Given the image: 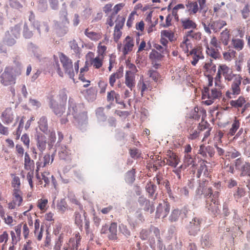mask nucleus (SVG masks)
<instances>
[{"instance_id": "obj_1", "label": "nucleus", "mask_w": 250, "mask_h": 250, "mask_svg": "<svg viewBox=\"0 0 250 250\" xmlns=\"http://www.w3.org/2000/svg\"><path fill=\"white\" fill-rule=\"evenodd\" d=\"M21 74L20 64L6 66L0 76V82L3 86H11L16 83V77Z\"/></svg>"}, {"instance_id": "obj_2", "label": "nucleus", "mask_w": 250, "mask_h": 250, "mask_svg": "<svg viewBox=\"0 0 250 250\" xmlns=\"http://www.w3.org/2000/svg\"><path fill=\"white\" fill-rule=\"evenodd\" d=\"M140 238L143 240H148L149 245L152 249L161 248L162 242L159 229L151 226L148 229H142L140 234Z\"/></svg>"}, {"instance_id": "obj_3", "label": "nucleus", "mask_w": 250, "mask_h": 250, "mask_svg": "<svg viewBox=\"0 0 250 250\" xmlns=\"http://www.w3.org/2000/svg\"><path fill=\"white\" fill-rule=\"evenodd\" d=\"M221 75H223L226 81L230 82L240 78L239 74L233 73L232 70L225 64H220L218 68L217 75L215 78V86L218 88L223 87L222 83Z\"/></svg>"}, {"instance_id": "obj_4", "label": "nucleus", "mask_w": 250, "mask_h": 250, "mask_svg": "<svg viewBox=\"0 0 250 250\" xmlns=\"http://www.w3.org/2000/svg\"><path fill=\"white\" fill-rule=\"evenodd\" d=\"M221 75H223L226 81L230 82L240 78L239 74L233 73L232 70L225 64H220L218 68L217 75L215 78V86L218 88L223 87L222 83Z\"/></svg>"}, {"instance_id": "obj_5", "label": "nucleus", "mask_w": 250, "mask_h": 250, "mask_svg": "<svg viewBox=\"0 0 250 250\" xmlns=\"http://www.w3.org/2000/svg\"><path fill=\"white\" fill-rule=\"evenodd\" d=\"M221 75H223L226 81L230 82L240 78L239 74L233 73L232 70L225 64H220L218 68L217 75L215 78V86L218 88L223 87L222 83Z\"/></svg>"}, {"instance_id": "obj_6", "label": "nucleus", "mask_w": 250, "mask_h": 250, "mask_svg": "<svg viewBox=\"0 0 250 250\" xmlns=\"http://www.w3.org/2000/svg\"><path fill=\"white\" fill-rule=\"evenodd\" d=\"M221 75H223L226 81L230 82L240 78L239 74L233 73L232 70L225 64H220L218 68L217 75L215 78V86L218 88L223 87L222 83Z\"/></svg>"}, {"instance_id": "obj_7", "label": "nucleus", "mask_w": 250, "mask_h": 250, "mask_svg": "<svg viewBox=\"0 0 250 250\" xmlns=\"http://www.w3.org/2000/svg\"><path fill=\"white\" fill-rule=\"evenodd\" d=\"M59 58L65 73L67 74L70 79L74 80L75 73L77 74L79 71L80 61H77L74 63V69L72 60L65 54L61 53L59 55Z\"/></svg>"}, {"instance_id": "obj_8", "label": "nucleus", "mask_w": 250, "mask_h": 250, "mask_svg": "<svg viewBox=\"0 0 250 250\" xmlns=\"http://www.w3.org/2000/svg\"><path fill=\"white\" fill-rule=\"evenodd\" d=\"M201 23L204 27L205 31L208 34L211 33V29L215 33L218 32L224 26L227 25L226 21L221 20L211 22V19L207 16L203 17L201 20Z\"/></svg>"}, {"instance_id": "obj_9", "label": "nucleus", "mask_w": 250, "mask_h": 250, "mask_svg": "<svg viewBox=\"0 0 250 250\" xmlns=\"http://www.w3.org/2000/svg\"><path fill=\"white\" fill-rule=\"evenodd\" d=\"M82 106L72 103H69L68 114L73 115L76 121L79 124H83L87 121L88 117L86 112L82 111Z\"/></svg>"}, {"instance_id": "obj_10", "label": "nucleus", "mask_w": 250, "mask_h": 250, "mask_svg": "<svg viewBox=\"0 0 250 250\" xmlns=\"http://www.w3.org/2000/svg\"><path fill=\"white\" fill-rule=\"evenodd\" d=\"M215 87V88L211 89L206 87L204 88L202 91V99L206 100L205 103L207 105L211 104L214 100L219 99L222 95V92L220 90L221 88Z\"/></svg>"}, {"instance_id": "obj_11", "label": "nucleus", "mask_w": 250, "mask_h": 250, "mask_svg": "<svg viewBox=\"0 0 250 250\" xmlns=\"http://www.w3.org/2000/svg\"><path fill=\"white\" fill-rule=\"evenodd\" d=\"M206 0H197L196 1H188L186 4L188 12L190 15L196 14L198 11H202L203 17H205L208 7Z\"/></svg>"}, {"instance_id": "obj_12", "label": "nucleus", "mask_w": 250, "mask_h": 250, "mask_svg": "<svg viewBox=\"0 0 250 250\" xmlns=\"http://www.w3.org/2000/svg\"><path fill=\"white\" fill-rule=\"evenodd\" d=\"M47 99L49 101V105L54 113L58 117H61L65 111V104L59 103L57 101L55 95L50 94Z\"/></svg>"}, {"instance_id": "obj_13", "label": "nucleus", "mask_w": 250, "mask_h": 250, "mask_svg": "<svg viewBox=\"0 0 250 250\" xmlns=\"http://www.w3.org/2000/svg\"><path fill=\"white\" fill-rule=\"evenodd\" d=\"M82 237L79 232H75L63 246L62 250H79Z\"/></svg>"}, {"instance_id": "obj_14", "label": "nucleus", "mask_w": 250, "mask_h": 250, "mask_svg": "<svg viewBox=\"0 0 250 250\" xmlns=\"http://www.w3.org/2000/svg\"><path fill=\"white\" fill-rule=\"evenodd\" d=\"M100 232L102 234H105L110 240H117V224L112 222L108 226L106 224L103 225L101 229Z\"/></svg>"}, {"instance_id": "obj_15", "label": "nucleus", "mask_w": 250, "mask_h": 250, "mask_svg": "<svg viewBox=\"0 0 250 250\" xmlns=\"http://www.w3.org/2000/svg\"><path fill=\"white\" fill-rule=\"evenodd\" d=\"M23 202V193L20 189H13L12 191V201L8 204L9 209L15 208L21 206Z\"/></svg>"}, {"instance_id": "obj_16", "label": "nucleus", "mask_w": 250, "mask_h": 250, "mask_svg": "<svg viewBox=\"0 0 250 250\" xmlns=\"http://www.w3.org/2000/svg\"><path fill=\"white\" fill-rule=\"evenodd\" d=\"M229 104L234 108L238 109L242 108L241 112L242 114L250 106V104L247 102L246 98L243 96H239L237 99L231 100L229 102Z\"/></svg>"}, {"instance_id": "obj_17", "label": "nucleus", "mask_w": 250, "mask_h": 250, "mask_svg": "<svg viewBox=\"0 0 250 250\" xmlns=\"http://www.w3.org/2000/svg\"><path fill=\"white\" fill-rule=\"evenodd\" d=\"M242 78H240L234 80L231 84L230 91L226 93V96L229 98H232V96L238 95L241 93L240 85L241 84Z\"/></svg>"}, {"instance_id": "obj_18", "label": "nucleus", "mask_w": 250, "mask_h": 250, "mask_svg": "<svg viewBox=\"0 0 250 250\" xmlns=\"http://www.w3.org/2000/svg\"><path fill=\"white\" fill-rule=\"evenodd\" d=\"M187 56H189L190 62L193 66H195L200 60H202L204 58L200 47L193 48Z\"/></svg>"}, {"instance_id": "obj_19", "label": "nucleus", "mask_w": 250, "mask_h": 250, "mask_svg": "<svg viewBox=\"0 0 250 250\" xmlns=\"http://www.w3.org/2000/svg\"><path fill=\"white\" fill-rule=\"evenodd\" d=\"M164 56L155 49H152L149 55V58L153 66L158 69L161 66V62L162 61Z\"/></svg>"}, {"instance_id": "obj_20", "label": "nucleus", "mask_w": 250, "mask_h": 250, "mask_svg": "<svg viewBox=\"0 0 250 250\" xmlns=\"http://www.w3.org/2000/svg\"><path fill=\"white\" fill-rule=\"evenodd\" d=\"M219 206L220 204L218 200L212 198L207 201L206 208L210 213L214 216H216L220 213Z\"/></svg>"}, {"instance_id": "obj_21", "label": "nucleus", "mask_w": 250, "mask_h": 250, "mask_svg": "<svg viewBox=\"0 0 250 250\" xmlns=\"http://www.w3.org/2000/svg\"><path fill=\"white\" fill-rule=\"evenodd\" d=\"M202 219L194 217L187 226L188 233L190 235H195L197 234L198 232L200 229V225L201 224Z\"/></svg>"}, {"instance_id": "obj_22", "label": "nucleus", "mask_w": 250, "mask_h": 250, "mask_svg": "<svg viewBox=\"0 0 250 250\" xmlns=\"http://www.w3.org/2000/svg\"><path fill=\"white\" fill-rule=\"evenodd\" d=\"M198 154L201 156L205 158H210L214 156L215 150L214 147L210 146H205L204 144L201 145L198 151Z\"/></svg>"}, {"instance_id": "obj_23", "label": "nucleus", "mask_w": 250, "mask_h": 250, "mask_svg": "<svg viewBox=\"0 0 250 250\" xmlns=\"http://www.w3.org/2000/svg\"><path fill=\"white\" fill-rule=\"evenodd\" d=\"M94 53L92 52H89L86 57L89 58V63L95 69H100L103 65L104 58L97 56L94 58Z\"/></svg>"}, {"instance_id": "obj_24", "label": "nucleus", "mask_w": 250, "mask_h": 250, "mask_svg": "<svg viewBox=\"0 0 250 250\" xmlns=\"http://www.w3.org/2000/svg\"><path fill=\"white\" fill-rule=\"evenodd\" d=\"M164 162L172 167H176L180 162L178 156L171 151L167 152V157L164 160Z\"/></svg>"}, {"instance_id": "obj_25", "label": "nucleus", "mask_w": 250, "mask_h": 250, "mask_svg": "<svg viewBox=\"0 0 250 250\" xmlns=\"http://www.w3.org/2000/svg\"><path fill=\"white\" fill-rule=\"evenodd\" d=\"M170 210V205L167 202L160 203L157 208L156 217L159 218L166 217L168 214Z\"/></svg>"}, {"instance_id": "obj_26", "label": "nucleus", "mask_w": 250, "mask_h": 250, "mask_svg": "<svg viewBox=\"0 0 250 250\" xmlns=\"http://www.w3.org/2000/svg\"><path fill=\"white\" fill-rule=\"evenodd\" d=\"M15 118L14 111L11 108H6L1 114V119L5 125L12 123Z\"/></svg>"}, {"instance_id": "obj_27", "label": "nucleus", "mask_w": 250, "mask_h": 250, "mask_svg": "<svg viewBox=\"0 0 250 250\" xmlns=\"http://www.w3.org/2000/svg\"><path fill=\"white\" fill-rule=\"evenodd\" d=\"M54 154H52L51 156L48 154H45L43 156L42 160H40V161L36 163L37 171H38L41 167H44L49 165L50 163L51 164L54 160Z\"/></svg>"}, {"instance_id": "obj_28", "label": "nucleus", "mask_w": 250, "mask_h": 250, "mask_svg": "<svg viewBox=\"0 0 250 250\" xmlns=\"http://www.w3.org/2000/svg\"><path fill=\"white\" fill-rule=\"evenodd\" d=\"M125 83L127 87L132 90L135 87L136 83L135 74L132 73L130 71H126Z\"/></svg>"}, {"instance_id": "obj_29", "label": "nucleus", "mask_w": 250, "mask_h": 250, "mask_svg": "<svg viewBox=\"0 0 250 250\" xmlns=\"http://www.w3.org/2000/svg\"><path fill=\"white\" fill-rule=\"evenodd\" d=\"M124 47L123 49V53L125 55L128 54L133 50L134 45V42L133 39L130 36H127L123 42Z\"/></svg>"}, {"instance_id": "obj_30", "label": "nucleus", "mask_w": 250, "mask_h": 250, "mask_svg": "<svg viewBox=\"0 0 250 250\" xmlns=\"http://www.w3.org/2000/svg\"><path fill=\"white\" fill-rule=\"evenodd\" d=\"M59 157L60 159L66 161H70L72 159V154L71 151L66 146H61L58 152Z\"/></svg>"}, {"instance_id": "obj_31", "label": "nucleus", "mask_w": 250, "mask_h": 250, "mask_svg": "<svg viewBox=\"0 0 250 250\" xmlns=\"http://www.w3.org/2000/svg\"><path fill=\"white\" fill-rule=\"evenodd\" d=\"M216 71V65L211 61L206 62L203 66V71L205 75L208 77L213 75Z\"/></svg>"}, {"instance_id": "obj_32", "label": "nucleus", "mask_w": 250, "mask_h": 250, "mask_svg": "<svg viewBox=\"0 0 250 250\" xmlns=\"http://www.w3.org/2000/svg\"><path fill=\"white\" fill-rule=\"evenodd\" d=\"M180 21L183 29L193 30L197 29V25L196 22L189 18L181 19Z\"/></svg>"}, {"instance_id": "obj_33", "label": "nucleus", "mask_w": 250, "mask_h": 250, "mask_svg": "<svg viewBox=\"0 0 250 250\" xmlns=\"http://www.w3.org/2000/svg\"><path fill=\"white\" fill-rule=\"evenodd\" d=\"M124 68L122 66L120 67L116 72L112 74L109 78V83L112 87L114 86L117 79H119L123 77Z\"/></svg>"}, {"instance_id": "obj_34", "label": "nucleus", "mask_w": 250, "mask_h": 250, "mask_svg": "<svg viewBox=\"0 0 250 250\" xmlns=\"http://www.w3.org/2000/svg\"><path fill=\"white\" fill-rule=\"evenodd\" d=\"M84 35L90 40L97 42L102 38L103 34L101 32H95L86 28L84 31Z\"/></svg>"}, {"instance_id": "obj_35", "label": "nucleus", "mask_w": 250, "mask_h": 250, "mask_svg": "<svg viewBox=\"0 0 250 250\" xmlns=\"http://www.w3.org/2000/svg\"><path fill=\"white\" fill-rule=\"evenodd\" d=\"M192 47V43L191 40L185 34L183 37V41L180 44V48L182 49V51L187 55L189 53V49Z\"/></svg>"}, {"instance_id": "obj_36", "label": "nucleus", "mask_w": 250, "mask_h": 250, "mask_svg": "<svg viewBox=\"0 0 250 250\" xmlns=\"http://www.w3.org/2000/svg\"><path fill=\"white\" fill-rule=\"evenodd\" d=\"M37 146L39 150L42 152L46 149L47 144V138L46 136L42 134H39L37 138Z\"/></svg>"}, {"instance_id": "obj_37", "label": "nucleus", "mask_w": 250, "mask_h": 250, "mask_svg": "<svg viewBox=\"0 0 250 250\" xmlns=\"http://www.w3.org/2000/svg\"><path fill=\"white\" fill-rule=\"evenodd\" d=\"M24 168L28 172L34 171V162L31 160L27 152H25L24 154Z\"/></svg>"}, {"instance_id": "obj_38", "label": "nucleus", "mask_w": 250, "mask_h": 250, "mask_svg": "<svg viewBox=\"0 0 250 250\" xmlns=\"http://www.w3.org/2000/svg\"><path fill=\"white\" fill-rule=\"evenodd\" d=\"M230 37V31L229 29L226 28L221 33L219 40L224 45L226 46L229 44Z\"/></svg>"}, {"instance_id": "obj_39", "label": "nucleus", "mask_w": 250, "mask_h": 250, "mask_svg": "<svg viewBox=\"0 0 250 250\" xmlns=\"http://www.w3.org/2000/svg\"><path fill=\"white\" fill-rule=\"evenodd\" d=\"M206 52L208 56L214 59H217L221 57V55L218 50L213 47H209L208 45L206 46Z\"/></svg>"}, {"instance_id": "obj_40", "label": "nucleus", "mask_w": 250, "mask_h": 250, "mask_svg": "<svg viewBox=\"0 0 250 250\" xmlns=\"http://www.w3.org/2000/svg\"><path fill=\"white\" fill-rule=\"evenodd\" d=\"M48 200L46 198H41L37 202V207L40 209L42 213L45 212L48 208Z\"/></svg>"}, {"instance_id": "obj_41", "label": "nucleus", "mask_w": 250, "mask_h": 250, "mask_svg": "<svg viewBox=\"0 0 250 250\" xmlns=\"http://www.w3.org/2000/svg\"><path fill=\"white\" fill-rule=\"evenodd\" d=\"M185 35L190 40L193 39L196 41H200L202 38V33L199 31H194L193 30H190L186 32Z\"/></svg>"}, {"instance_id": "obj_42", "label": "nucleus", "mask_w": 250, "mask_h": 250, "mask_svg": "<svg viewBox=\"0 0 250 250\" xmlns=\"http://www.w3.org/2000/svg\"><path fill=\"white\" fill-rule=\"evenodd\" d=\"M240 121L237 119L236 117H235V119L232 124L231 128L229 129V131L228 133V135L232 136H233L237 130L240 127Z\"/></svg>"}, {"instance_id": "obj_43", "label": "nucleus", "mask_w": 250, "mask_h": 250, "mask_svg": "<svg viewBox=\"0 0 250 250\" xmlns=\"http://www.w3.org/2000/svg\"><path fill=\"white\" fill-rule=\"evenodd\" d=\"M161 36L168 39L170 42H174L176 38L175 37L174 33L171 30H164L161 32Z\"/></svg>"}, {"instance_id": "obj_44", "label": "nucleus", "mask_w": 250, "mask_h": 250, "mask_svg": "<svg viewBox=\"0 0 250 250\" xmlns=\"http://www.w3.org/2000/svg\"><path fill=\"white\" fill-rule=\"evenodd\" d=\"M194 159L190 154H187V155H185L183 164L181 166L184 167V169H186L190 165L193 166L194 165Z\"/></svg>"}, {"instance_id": "obj_45", "label": "nucleus", "mask_w": 250, "mask_h": 250, "mask_svg": "<svg viewBox=\"0 0 250 250\" xmlns=\"http://www.w3.org/2000/svg\"><path fill=\"white\" fill-rule=\"evenodd\" d=\"M231 44L236 50L240 51L244 47V42L240 39L233 38L231 40Z\"/></svg>"}, {"instance_id": "obj_46", "label": "nucleus", "mask_w": 250, "mask_h": 250, "mask_svg": "<svg viewBox=\"0 0 250 250\" xmlns=\"http://www.w3.org/2000/svg\"><path fill=\"white\" fill-rule=\"evenodd\" d=\"M39 126L43 132H46L48 130L47 119L45 116H42L38 122Z\"/></svg>"}, {"instance_id": "obj_47", "label": "nucleus", "mask_w": 250, "mask_h": 250, "mask_svg": "<svg viewBox=\"0 0 250 250\" xmlns=\"http://www.w3.org/2000/svg\"><path fill=\"white\" fill-rule=\"evenodd\" d=\"M241 16L243 19L246 20L250 16V4L247 2L240 10Z\"/></svg>"}, {"instance_id": "obj_48", "label": "nucleus", "mask_w": 250, "mask_h": 250, "mask_svg": "<svg viewBox=\"0 0 250 250\" xmlns=\"http://www.w3.org/2000/svg\"><path fill=\"white\" fill-rule=\"evenodd\" d=\"M57 209L61 213H64L68 209V205L64 199H62L58 202Z\"/></svg>"}, {"instance_id": "obj_49", "label": "nucleus", "mask_w": 250, "mask_h": 250, "mask_svg": "<svg viewBox=\"0 0 250 250\" xmlns=\"http://www.w3.org/2000/svg\"><path fill=\"white\" fill-rule=\"evenodd\" d=\"M106 50L107 47L104 45H103L102 42H100L97 46V56L104 59V57L106 55Z\"/></svg>"}, {"instance_id": "obj_50", "label": "nucleus", "mask_w": 250, "mask_h": 250, "mask_svg": "<svg viewBox=\"0 0 250 250\" xmlns=\"http://www.w3.org/2000/svg\"><path fill=\"white\" fill-rule=\"evenodd\" d=\"M156 186L151 181L148 182L146 186V189L150 196H153L156 191Z\"/></svg>"}, {"instance_id": "obj_51", "label": "nucleus", "mask_w": 250, "mask_h": 250, "mask_svg": "<svg viewBox=\"0 0 250 250\" xmlns=\"http://www.w3.org/2000/svg\"><path fill=\"white\" fill-rule=\"evenodd\" d=\"M67 99V96L66 94V90L65 89H62L60 91L59 95L58 96V102L59 103L63 104H66V103Z\"/></svg>"}, {"instance_id": "obj_52", "label": "nucleus", "mask_w": 250, "mask_h": 250, "mask_svg": "<svg viewBox=\"0 0 250 250\" xmlns=\"http://www.w3.org/2000/svg\"><path fill=\"white\" fill-rule=\"evenodd\" d=\"M135 169H132L128 171L125 174V180L129 184H132L135 180Z\"/></svg>"}, {"instance_id": "obj_53", "label": "nucleus", "mask_w": 250, "mask_h": 250, "mask_svg": "<svg viewBox=\"0 0 250 250\" xmlns=\"http://www.w3.org/2000/svg\"><path fill=\"white\" fill-rule=\"evenodd\" d=\"M236 52L233 50L229 49L228 51L223 53V58L227 61H230L235 57Z\"/></svg>"}, {"instance_id": "obj_54", "label": "nucleus", "mask_w": 250, "mask_h": 250, "mask_svg": "<svg viewBox=\"0 0 250 250\" xmlns=\"http://www.w3.org/2000/svg\"><path fill=\"white\" fill-rule=\"evenodd\" d=\"M185 5L183 4H178L176 5L172 10L171 15L172 17H174L175 19L178 21L179 20V16L178 14V11L179 9H184Z\"/></svg>"}, {"instance_id": "obj_55", "label": "nucleus", "mask_w": 250, "mask_h": 250, "mask_svg": "<svg viewBox=\"0 0 250 250\" xmlns=\"http://www.w3.org/2000/svg\"><path fill=\"white\" fill-rule=\"evenodd\" d=\"M181 214V211L178 209H175L172 210L170 216H169V220L171 222L177 221Z\"/></svg>"}, {"instance_id": "obj_56", "label": "nucleus", "mask_w": 250, "mask_h": 250, "mask_svg": "<svg viewBox=\"0 0 250 250\" xmlns=\"http://www.w3.org/2000/svg\"><path fill=\"white\" fill-rule=\"evenodd\" d=\"M201 245L203 248H208L211 245L210 237L208 234H206L202 237Z\"/></svg>"}, {"instance_id": "obj_57", "label": "nucleus", "mask_w": 250, "mask_h": 250, "mask_svg": "<svg viewBox=\"0 0 250 250\" xmlns=\"http://www.w3.org/2000/svg\"><path fill=\"white\" fill-rule=\"evenodd\" d=\"M225 5V3L223 1L220 3H215L213 6V12L216 15H219L223 11L222 7Z\"/></svg>"}, {"instance_id": "obj_58", "label": "nucleus", "mask_w": 250, "mask_h": 250, "mask_svg": "<svg viewBox=\"0 0 250 250\" xmlns=\"http://www.w3.org/2000/svg\"><path fill=\"white\" fill-rule=\"evenodd\" d=\"M223 135L224 133L221 130H219L216 132L214 136V144H216L218 145L219 144H221L222 143V138L223 137Z\"/></svg>"}, {"instance_id": "obj_59", "label": "nucleus", "mask_w": 250, "mask_h": 250, "mask_svg": "<svg viewBox=\"0 0 250 250\" xmlns=\"http://www.w3.org/2000/svg\"><path fill=\"white\" fill-rule=\"evenodd\" d=\"M172 15L169 14L167 15L165 21L160 23V25L164 28H167L171 25V21L172 20Z\"/></svg>"}, {"instance_id": "obj_60", "label": "nucleus", "mask_w": 250, "mask_h": 250, "mask_svg": "<svg viewBox=\"0 0 250 250\" xmlns=\"http://www.w3.org/2000/svg\"><path fill=\"white\" fill-rule=\"evenodd\" d=\"M41 176L42 180H43L44 183V187H45L46 185H48L50 182L51 174L49 172L44 171L42 173Z\"/></svg>"}, {"instance_id": "obj_61", "label": "nucleus", "mask_w": 250, "mask_h": 250, "mask_svg": "<svg viewBox=\"0 0 250 250\" xmlns=\"http://www.w3.org/2000/svg\"><path fill=\"white\" fill-rule=\"evenodd\" d=\"M125 21V18L124 17L118 15L116 21V25L115 27L122 28Z\"/></svg>"}, {"instance_id": "obj_62", "label": "nucleus", "mask_w": 250, "mask_h": 250, "mask_svg": "<svg viewBox=\"0 0 250 250\" xmlns=\"http://www.w3.org/2000/svg\"><path fill=\"white\" fill-rule=\"evenodd\" d=\"M11 184L14 189H20L21 181L20 178L18 176H14L13 178Z\"/></svg>"}, {"instance_id": "obj_63", "label": "nucleus", "mask_w": 250, "mask_h": 250, "mask_svg": "<svg viewBox=\"0 0 250 250\" xmlns=\"http://www.w3.org/2000/svg\"><path fill=\"white\" fill-rule=\"evenodd\" d=\"M144 209L146 211H149L150 213H152L154 210V206L150 202L147 200L146 201Z\"/></svg>"}, {"instance_id": "obj_64", "label": "nucleus", "mask_w": 250, "mask_h": 250, "mask_svg": "<svg viewBox=\"0 0 250 250\" xmlns=\"http://www.w3.org/2000/svg\"><path fill=\"white\" fill-rule=\"evenodd\" d=\"M147 75L155 81H157L160 77L159 73L154 70H149Z\"/></svg>"}]
</instances>
